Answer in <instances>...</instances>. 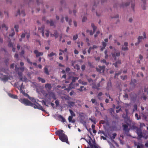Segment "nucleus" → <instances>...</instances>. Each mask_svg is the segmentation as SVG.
Segmentation results:
<instances>
[{
  "label": "nucleus",
  "mask_w": 148,
  "mask_h": 148,
  "mask_svg": "<svg viewBox=\"0 0 148 148\" xmlns=\"http://www.w3.org/2000/svg\"><path fill=\"white\" fill-rule=\"evenodd\" d=\"M23 95L26 97L28 98L32 101V103L26 99L24 98L19 99H18L19 101L21 103L25 104L26 106H31L35 108H38L42 111H44L42 106L36 101V100L34 98L30 97L28 94L25 92Z\"/></svg>",
  "instance_id": "f257e3e1"
},
{
  "label": "nucleus",
  "mask_w": 148,
  "mask_h": 148,
  "mask_svg": "<svg viewBox=\"0 0 148 148\" xmlns=\"http://www.w3.org/2000/svg\"><path fill=\"white\" fill-rule=\"evenodd\" d=\"M63 132V130H60L57 131L56 133L59 136V138L61 141L69 144L67 137Z\"/></svg>",
  "instance_id": "f03ea898"
},
{
  "label": "nucleus",
  "mask_w": 148,
  "mask_h": 148,
  "mask_svg": "<svg viewBox=\"0 0 148 148\" xmlns=\"http://www.w3.org/2000/svg\"><path fill=\"white\" fill-rule=\"evenodd\" d=\"M87 142L91 148H98V145L92 139H91Z\"/></svg>",
  "instance_id": "7ed1b4c3"
},
{
  "label": "nucleus",
  "mask_w": 148,
  "mask_h": 148,
  "mask_svg": "<svg viewBox=\"0 0 148 148\" xmlns=\"http://www.w3.org/2000/svg\"><path fill=\"white\" fill-rule=\"evenodd\" d=\"M25 69H25L24 67H20L18 68H15V70L16 71H17L18 72V74L19 76H21L22 75V72L25 70Z\"/></svg>",
  "instance_id": "20e7f679"
},
{
  "label": "nucleus",
  "mask_w": 148,
  "mask_h": 148,
  "mask_svg": "<svg viewBox=\"0 0 148 148\" xmlns=\"http://www.w3.org/2000/svg\"><path fill=\"white\" fill-rule=\"evenodd\" d=\"M105 66H99V68H96V71L99 73H103L105 70Z\"/></svg>",
  "instance_id": "39448f33"
},
{
  "label": "nucleus",
  "mask_w": 148,
  "mask_h": 148,
  "mask_svg": "<svg viewBox=\"0 0 148 148\" xmlns=\"http://www.w3.org/2000/svg\"><path fill=\"white\" fill-rule=\"evenodd\" d=\"M136 132L139 138H142L143 134L140 129L137 128Z\"/></svg>",
  "instance_id": "423d86ee"
},
{
  "label": "nucleus",
  "mask_w": 148,
  "mask_h": 148,
  "mask_svg": "<svg viewBox=\"0 0 148 148\" xmlns=\"http://www.w3.org/2000/svg\"><path fill=\"white\" fill-rule=\"evenodd\" d=\"M112 54L113 58L115 60L116 59V56H119L120 55V53L119 51H116L114 53H112Z\"/></svg>",
  "instance_id": "0eeeda50"
},
{
  "label": "nucleus",
  "mask_w": 148,
  "mask_h": 148,
  "mask_svg": "<svg viewBox=\"0 0 148 148\" xmlns=\"http://www.w3.org/2000/svg\"><path fill=\"white\" fill-rule=\"evenodd\" d=\"M48 95H49V99H50V98L52 97L53 98L54 100H56V96L54 94V93L51 92H49Z\"/></svg>",
  "instance_id": "6e6552de"
},
{
  "label": "nucleus",
  "mask_w": 148,
  "mask_h": 148,
  "mask_svg": "<svg viewBox=\"0 0 148 148\" xmlns=\"http://www.w3.org/2000/svg\"><path fill=\"white\" fill-rule=\"evenodd\" d=\"M34 53L36 54V57H38L40 56H42L43 53L42 52H39L37 50H36L34 51Z\"/></svg>",
  "instance_id": "1a4fd4ad"
},
{
  "label": "nucleus",
  "mask_w": 148,
  "mask_h": 148,
  "mask_svg": "<svg viewBox=\"0 0 148 148\" xmlns=\"http://www.w3.org/2000/svg\"><path fill=\"white\" fill-rule=\"evenodd\" d=\"M0 78L4 82H6L8 79V77L6 76L2 75L0 73Z\"/></svg>",
  "instance_id": "9d476101"
},
{
  "label": "nucleus",
  "mask_w": 148,
  "mask_h": 148,
  "mask_svg": "<svg viewBox=\"0 0 148 148\" xmlns=\"http://www.w3.org/2000/svg\"><path fill=\"white\" fill-rule=\"evenodd\" d=\"M134 145L137 146V148H142L143 145L141 143L134 142Z\"/></svg>",
  "instance_id": "9b49d317"
},
{
  "label": "nucleus",
  "mask_w": 148,
  "mask_h": 148,
  "mask_svg": "<svg viewBox=\"0 0 148 148\" xmlns=\"http://www.w3.org/2000/svg\"><path fill=\"white\" fill-rule=\"evenodd\" d=\"M128 43L127 42H125L124 43V45L122 46V49L124 51H126L128 50V48L127 47Z\"/></svg>",
  "instance_id": "f8f14e48"
},
{
  "label": "nucleus",
  "mask_w": 148,
  "mask_h": 148,
  "mask_svg": "<svg viewBox=\"0 0 148 148\" xmlns=\"http://www.w3.org/2000/svg\"><path fill=\"white\" fill-rule=\"evenodd\" d=\"M45 87L47 90H50L51 89L52 87L50 84H47L45 85Z\"/></svg>",
  "instance_id": "ddd939ff"
},
{
  "label": "nucleus",
  "mask_w": 148,
  "mask_h": 148,
  "mask_svg": "<svg viewBox=\"0 0 148 148\" xmlns=\"http://www.w3.org/2000/svg\"><path fill=\"white\" fill-rule=\"evenodd\" d=\"M44 27L43 26L41 28H38V30L41 33L42 36L43 37L44 36Z\"/></svg>",
  "instance_id": "4468645a"
},
{
  "label": "nucleus",
  "mask_w": 148,
  "mask_h": 148,
  "mask_svg": "<svg viewBox=\"0 0 148 148\" xmlns=\"http://www.w3.org/2000/svg\"><path fill=\"white\" fill-rule=\"evenodd\" d=\"M58 117L59 118V120L60 121L63 122H65V119L62 115H59L58 116Z\"/></svg>",
  "instance_id": "2eb2a0df"
},
{
  "label": "nucleus",
  "mask_w": 148,
  "mask_h": 148,
  "mask_svg": "<svg viewBox=\"0 0 148 148\" xmlns=\"http://www.w3.org/2000/svg\"><path fill=\"white\" fill-rule=\"evenodd\" d=\"M130 125L129 123H127V125H123V129L125 131H128V126H130Z\"/></svg>",
  "instance_id": "dca6fc26"
},
{
  "label": "nucleus",
  "mask_w": 148,
  "mask_h": 148,
  "mask_svg": "<svg viewBox=\"0 0 148 148\" xmlns=\"http://www.w3.org/2000/svg\"><path fill=\"white\" fill-rule=\"evenodd\" d=\"M72 65L74 67V68L75 69H76L77 70H79L80 68L79 66L77 64H76L75 65H74V63L72 62Z\"/></svg>",
  "instance_id": "f3484780"
},
{
  "label": "nucleus",
  "mask_w": 148,
  "mask_h": 148,
  "mask_svg": "<svg viewBox=\"0 0 148 148\" xmlns=\"http://www.w3.org/2000/svg\"><path fill=\"white\" fill-rule=\"evenodd\" d=\"M121 64V60H118L115 63L113 64V65H114V66L117 67L118 66V64Z\"/></svg>",
  "instance_id": "a211bd4d"
},
{
  "label": "nucleus",
  "mask_w": 148,
  "mask_h": 148,
  "mask_svg": "<svg viewBox=\"0 0 148 148\" xmlns=\"http://www.w3.org/2000/svg\"><path fill=\"white\" fill-rule=\"evenodd\" d=\"M89 120L93 122L94 124H96V120L94 117H91V118H89Z\"/></svg>",
  "instance_id": "6ab92c4d"
},
{
  "label": "nucleus",
  "mask_w": 148,
  "mask_h": 148,
  "mask_svg": "<svg viewBox=\"0 0 148 148\" xmlns=\"http://www.w3.org/2000/svg\"><path fill=\"white\" fill-rule=\"evenodd\" d=\"M56 55L57 54L56 53H54L53 52H51L48 55V56L49 57H51L53 56H56Z\"/></svg>",
  "instance_id": "aec40b11"
},
{
  "label": "nucleus",
  "mask_w": 148,
  "mask_h": 148,
  "mask_svg": "<svg viewBox=\"0 0 148 148\" xmlns=\"http://www.w3.org/2000/svg\"><path fill=\"white\" fill-rule=\"evenodd\" d=\"M73 117L72 116H69V117L68 120L69 122H71L72 123H74L75 122V121L72 120Z\"/></svg>",
  "instance_id": "412c9836"
},
{
  "label": "nucleus",
  "mask_w": 148,
  "mask_h": 148,
  "mask_svg": "<svg viewBox=\"0 0 148 148\" xmlns=\"http://www.w3.org/2000/svg\"><path fill=\"white\" fill-rule=\"evenodd\" d=\"M145 1H143V3L142 5V8L143 10H145L146 9Z\"/></svg>",
  "instance_id": "4be33fe9"
},
{
  "label": "nucleus",
  "mask_w": 148,
  "mask_h": 148,
  "mask_svg": "<svg viewBox=\"0 0 148 148\" xmlns=\"http://www.w3.org/2000/svg\"><path fill=\"white\" fill-rule=\"evenodd\" d=\"M8 46L10 47H12V51L13 52H15V46L14 47L13 46V45L12 43L10 42H9V43L8 44Z\"/></svg>",
  "instance_id": "5701e85b"
},
{
  "label": "nucleus",
  "mask_w": 148,
  "mask_h": 148,
  "mask_svg": "<svg viewBox=\"0 0 148 148\" xmlns=\"http://www.w3.org/2000/svg\"><path fill=\"white\" fill-rule=\"evenodd\" d=\"M86 90V88H84V87L83 86H80V88L78 89V90L81 92L83 91V90Z\"/></svg>",
  "instance_id": "b1692460"
},
{
  "label": "nucleus",
  "mask_w": 148,
  "mask_h": 148,
  "mask_svg": "<svg viewBox=\"0 0 148 148\" xmlns=\"http://www.w3.org/2000/svg\"><path fill=\"white\" fill-rule=\"evenodd\" d=\"M100 83H99L97 84V86H92V88H96V89H97V90H99V87H100Z\"/></svg>",
  "instance_id": "393cba45"
},
{
  "label": "nucleus",
  "mask_w": 148,
  "mask_h": 148,
  "mask_svg": "<svg viewBox=\"0 0 148 148\" xmlns=\"http://www.w3.org/2000/svg\"><path fill=\"white\" fill-rule=\"evenodd\" d=\"M145 139H147L148 137V134L147 133L143 134V137Z\"/></svg>",
  "instance_id": "a878e982"
},
{
  "label": "nucleus",
  "mask_w": 148,
  "mask_h": 148,
  "mask_svg": "<svg viewBox=\"0 0 148 148\" xmlns=\"http://www.w3.org/2000/svg\"><path fill=\"white\" fill-rule=\"evenodd\" d=\"M69 111L71 114V116H75V114L74 112L71 109H70L69 110Z\"/></svg>",
  "instance_id": "bb28decb"
},
{
  "label": "nucleus",
  "mask_w": 148,
  "mask_h": 148,
  "mask_svg": "<svg viewBox=\"0 0 148 148\" xmlns=\"http://www.w3.org/2000/svg\"><path fill=\"white\" fill-rule=\"evenodd\" d=\"M51 36L53 37L54 36L56 38L58 37V34L56 32H55L53 34H51Z\"/></svg>",
  "instance_id": "cd10ccee"
},
{
  "label": "nucleus",
  "mask_w": 148,
  "mask_h": 148,
  "mask_svg": "<svg viewBox=\"0 0 148 148\" xmlns=\"http://www.w3.org/2000/svg\"><path fill=\"white\" fill-rule=\"evenodd\" d=\"M44 72L47 75L49 74V73L48 71L47 66H46L44 68Z\"/></svg>",
  "instance_id": "c85d7f7f"
},
{
  "label": "nucleus",
  "mask_w": 148,
  "mask_h": 148,
  "mask_svg": "<svg viewBox=\"0 0 148 148\" xmlns=\"http://www.w3.org/2000/svg\"><path fill=\"white\" fill-rule=\"evenodd\" d=\"M38 79L42 83H45V80L42 78L38 77Z\"/></svg>",
  "instance_id": "c756f323"
},
{
  "label": "nucleus",
  "mask_w": 148,
  "mask_h": 148,
  "mask_svg": "<svg viewBox=\"0 0 148 148\" xmlns=\"http://www.w3.org/2000/svg\"><path fill=\"white\" fill-rule=\"evenodd\" d=\"M101 62L102 63H105L106 65H108L109 64V62H107L106 60L104 59L103 60H101Z\"/></svg>",
  "instance_id": "7c9ffc66"
},
{
  "label": "nucleus",
  "mask_w": 148,
  "mask_h": 148,
  "mask_svg": "<svg viewBox=\"0 0 148 148\" xmlns=\"http://www.w3.org/2000/svg\"><path fill=\"white\" fill-rule=\"evenodd\" d=\"M91 26L93 28V32H95V31L96 29H97L96 27L95 26L94 24L93 23H92L91 24Z\"/></svg>",
  "instance_id": "2f4dec72"
},
{
  "label": "nucleus",
  "mask_w": 148,
  "mask_h": 148,
  "mask_svg": "<svg viewBox=\"0 0 148 148\" xmlns=\"http://www.w3.org/2000/svg\"><path fill=\"white\" fill-rule=\"evenodd\" d=\"M137 105L136 104L134 105V109L133 110V112H134L135 111H137Z\"/></svg>",
  "instance_id": "473e14b6"
},
{
  "label": "nucleus",
  "mask_w": 148,
  "mask_h": 148,
  "mask_svg": "<svg viewBox=\"0 0 148 148\" xmlns=\"http://www.w3.org/2000/svg\"><path fill=\"white\" fill-rule=\"evenodd\" d=\"M24 86H23V83H22L20 86H19V87H18V89L20 90H21L24 89Z\"/></svg>",
  "instance_id": "72a5a7b5"
},
{
  "label": "nucleus",
  "mask_w": 148,
  "mask_h": 148,
  "mask_svg": "<svg viewBox=\"0 0 148 148\" xmlns=\"http://www.w3.org/2000/svg\"><path fill=\"white\" fill-rule=\"evenodd\" d=\"M135 116L137 120H139L141 119V117L140 116H138V114L136 113L135 114Z\"/></svg>",
  "instance_id": "f704fd0d"
},
{
  "label": "nucleus",
  "mask_w": 148,
  "mask_h": 148,
  "mask_svg": "<svg viewBox=\"0 0 148 148\" xmlns=\"http://www.w3.org/2000/svg\"><path fill=\"white\" fill-rule=\"evenodd\" d=\"M116 136V133H114L112 134V136L111 137V138L112 140L114 139Z\"/></svg>",
  "instance_id": "c9c22d12"
},
{
  "label": "nucleus",
  "mask_w": 148,
  "mask_h": 148,
  "mask_svg": "<svg viewBox=\"0 0 148 148\" xmlns=\"http://www.w3.org/2000/svg\"><path fill=\"white\" fill-rule=\"evenodd\" d=\"M138 41L139 42H140L141 40L143 39V37L142 36H139L138 37Z\"/></svg>",
  "instance_id": "e433bc0d"
},
{
  "label": "nucleus",
  "mask_w": 148,
  "mask_h": 148,
  "mask_svg": "<svg viewBox=\"0 0 148 148\" xmlns=\"http://www.w3.org/2000/svg\"><path fill=\"white\" fill-rule=\"evenodd\" d=\"M10 97H11L12 98L15 99H17L18 98L17 96L15 95H11L10 96Z\"/></svg>",
  "instance_id": "4c0bfd02"
},
{
  "label": "nucleus",
  "mask_w": 148,
  "mask_h": 148,
  "mask_svg": "<svg viewBox=\"0 0 148 148\" xmlns=\"http://www.w3.org/2000/svg\"><path fill=\"white\" fill-rule=\"evenodd\" d=\"M78 35L77 34H76L75 35H74L73 37V40H76L78 38Z\"/></svg>",
  "instance_id": "58836bf2"
},
{
  "label": "nucleus",
  "mask_w": 148,
  "mask_h": 148,
  "mask_svg": "<svg viewBox=\"0 0 148 148\" xmlns=\"http://www.w3.org/2000/svg\"><path fill=\"white\" fill-rule=\"evenodd\" d=\"M80 122L82 124L84 125H86V122L83 119L80 120Z\"/></svg>",
  "instance_id": "ea45409f"
},
{
  "label": "nucleus",
  "mask_w": 148,
  "mask_h": 148,
  "mask_svg": "<svg viewBox=\"0 0 148 148\" xmlns=\"http://www.w3.org/2000/svg\"><path fill=\"white\" fill-rule=\"evenodd\" d=\"M20 80L22 81H26L27 80V79L25 77L23 78L21 77L20 78Z\"/></svg>",
  "instance_id": "a19ab883"
},
{
  "label": "nucleus",
  "mask_w": 148,
  "mask_h": 148,
  "mask_svg": "<svg viewBox=\"0 0 148 148\" xmlns=\"http://www.w3.org/2000/svg\"><path fill=\"white\" fill-rule=\"evenodd\" d=\"M143 39H146L147 38L146 33L145 32H143Z\"/></svg>",
  "instance_id": "79ce46f5"
},
{
  "label": "nucleus",
  "mask_w": 148,
  "mask_h": 148,
  "mask_svg": "<svg viewBox=\"0 0 148 148\" xmlns=\"http://www.w3.org/2000/svg\"><path fill=\"white\" fill-rule=\"evenodd\" d=\"M12 33L9 35L10 36H13L14 35L15 33L13 29H12Z\"/></svg>",
  "instance_id": "37998d69"
},
{
  "label": "nucleus",
  "mask_w": 148,
  "mask_h": 148,
  "mask_svg": "<svg viewBox=\"0 0 148 148\" xmlns=\"http://www.w3.org/2000/svg\"><path fill=\"white\" fill-rule=\"evenodd\" d=\"M47 23H49L50 24L51 26H53V21H48Z\"/></svg>",
  "instance_id": "c03bdc74"
},
{
  "label": "nucleus",
  "mask_w": 148,
  "mask_h": 148,
  "mask_svg": "<svg viewBox=\"0 0 148 148\" xmlns=\"http://www.w3.org/2000/svg\"><path fill=\"white\" fill-rule=\"evenodd\" d=\"M69 103L70 105L73 106L74 105L75 102L73 101H70L69 102Z\"/></svg>",
  "instance_id": "a18cd8bd"
},
{
  "label": "nucleus",
  "mask_w": 148,
  "mask_h": 148,
  "mask_svg": "<svg viewBox=\"0 0 148 148\" xmlns=\"http://www.w3.org/2000/svg\"><path fill=\"white\" fill-rule=\"evenodd\" d=\"M46 32L45 33V35L47 37H48L49 35V31L47 30L46 31Z\"/></svg>",
  "instance_id": "49530a36"
},
{
  "label": "nucleus",
  "mask_w": 148,
  "mask_h": 148,
  "mask_svg": "<svg viewBox=\"0 0 148 148\" xmlns=\"http://www.w3.org/2000/svg\"><path fill=\"white\" fill-rule=\"evenodd\" d=\"M110 112L111 113V114H112L113 113H114V109H113L112 108H111L110 110Z\"/></svg>",
  "instance_id": "de8ad7c7"
},
{
  "label": "nucleus",
  "mask_w": 148,
  "mask_h": 148,
  "mask_svg": "<svg viewBox=\"0 0 148 148\" xmlns=\"http://www.w3.org/2000/svg\"><path fill=\"white\" fill-rule=\"evenodd\" d=\"M56 106H58L59 105V102L58 100H56L55 102Z\"/></svg>",
  "instance_id": "09e8293b"
},
{
  "label": "nucleus",
  "mask_w": 148,
  "mask_h": 148,
  "mask_svg": "<svg viewBox=\"0 0 148 148\" xmlns=\"http://www.w3.org/2000/svg\"><path fill=\"white\" fill-rule=\"evenodd\" d=\"M27 62L29 63V64H30L32 65V62H31L30 61V60H29V58H27Z\"/></svg>",
  "instance_id": "8fccbe9b"
},
{
  "label": "nucleus",
  "mask_w": 148,
  "mask_h": 148,
  "mask_svg": "<svg viewBox=\"0 0 148 148\" xmlns=\"http://www.w3.org/2000/svg\"><path fill=\"white\" fill-rule=\"evenodd\" d=\"M2 27L3 28L5 27V28L6 30H7L8 29V27L6 26V25L5 24H3L2 25Z\"/></svg>",
  "instance_id": "3c124183"
},
{
  "label": "nucleus",
  "mask_w": 148,
  "mask_h": 148,
  "mask_svg": "<svg viewBox=\"0 0 148 148\" xmlns=\"http://www.w3.org/2000/svg\"><path fill=\"white\" fill-rule=\"evenodd\" d=\"M102 45H103V46L105 47L106 46V43L104 42H102Z\"/></svg>",
  "instance_id": "603ef678"
},
{
  "label": "nucleus",
  "mask_w": 148,
  "mask_h": 148,
  "mask_svg": "<svg viewBox=\"0 0 148 148\" xmlns=\"http://www.w3.org/2000/svg\"><path fill=\"white\" fill-rule=\"evenodd\" d=\"M14 28H15L16 31V32H18V27L17 25H15L14 26Z\"/></svg>",
  "instance_id": "864d4df0"
},
{
  "label": "nucleus",
  "mask_w": 148,
  "mask_h": 148,
  "mask_svg": "<svg viewBox=\"0 0 148 148\" xmlns=\"http://www.w3.org/2000/svg\"><path fill=\"white\" fill-rule=\"evenodd\" d=\"M88 80L89 82L90 83V84L91 85L92 83V80L91 79H88Z\"/></svg>",
  "instance_id": "5fc2aeb1"
},
{
  "label": "nucleus",
  "mask_w": 148,
  "mask_h": 148,
  "mask_svg": "<svg viewBox=\"0 0 148 148\" xmlns=\"http://www.w3.org/2000/svg\"><path fill=\"white\" fill-rule=\"evenodd\" d=\"M130 4V3L127 2L125 3V4L123 6V7L127 6L128 5Z\"/></svg>",
  "instance_id": "6e6d98bb"
},
{
  "label": "nucleus",
  "mask_w": 148,
  "mask_h": 148,
  "mask_svg": "<svg viewBox=\"0 0 148 148\" xmlns=\"http://www.w3.org/2000/svg\"><path fill=\"white\" fill-rule=\"evenodd\" d=\"M87 130H88V131L90 132V134L91 135L92 134V129H91V128H89V129H87Z\"/></svg>",
  "instance_id": "4d7b16f0"
},
{
  "label": "nucleus",
  "mask_w": 148,
  "mask_h": 148,
  "mask_svg": "<svg viewBox=\"0 0 148 148\" xmlns=\"http://www.w3.org/2000/svg\"><path fill=\"white\" fill-rule=\"evenodd\" d=\"M96 100L95 99H91V101L93 103H95V102Z\"/></svg>",
  "instance_id": "13d9d810"
},
{
  "label": "nucleus",
  "mask_w": 148,
  "mask_h": 148,
  "mask_svg": "<svg viewBox=\"0 0 148 148\" xmlns=\"http://www.w3.org/2000/svg\"><path fill=\"white\" fill-rule=\"evenodd\" d=\"M82 84L83 85H87V83L86 82L83 81L82 82Z\"/></svg>",
  "instance_id": "bf43d9fd"
},
{
  "label": "nucleus",
  "mask_w": 148,
  "mask_h": 148,
  "mask_svg": "<svg viewBox=\"0 0 148 148\" xmlns=\"http://www.w3.org/2000/svg\"><path fill=\"white\" fill-rule=\"evenodd\" d=\"M100 33V32L99 31H98L96 34L95 35V37L96 38L98 36V34Z\"/></svg>",
  "instance_id": "052dcab7"
},
{
  "label": "nucleus",
  "mask_w": 148,
  "mask_h": 148,
  "mask_svg": "<svg viewBox=\"0 0 148 148\" xmlns=\"http://www.w3.org/2000/svg\"><path fill=\"white\" fill-rule=\"evenodd\" d=\"M134 6H135V5L134 4H132L131 8L132 9L133 11H134Z\"/></svg>",
  "instance_id": "680f3d73"
},
{
  "label": "nucleus",
  "mask_w": 148,
  "mask_h": 148,
  "mask_svg": "<svg viewBox=\"0 0 148 148\" xmlns=\"http://www.w3.org/2000/svg\"><path fill=\"white\" fill-rule=\"evenodd\" d=\"M75 94V92L73 91H72L70 92V95L71 96L72 95Z\"/></svg>",
  "instance_id": "e2e57ef3"
},
{
  "label": "nucleus",
  "mask_w": 148,
  "mask_h": 148,
  "mask_svg": "<svg viewBox=\"0 0 148 148\" xmlns=\"http://www.w3.org/2000/svg\"><path fill=\"white\" fill-rule=\"evenodd\" d=\"M85 65H82V66L81 68H82V69L83 70H84L85 69Z\"/></svg>",
  "instance_id": "0e129e2a"
},
{
  "label": "nucleus",
  "mask_w": 148,
  "mask_h": 148,
  "mask_svg": "<svg viewBox=\"0 0 148 148\" xmlns=\"http://www.w3.org/2000/svg\"><path fill=\"white\" fill-rule=\"evenodd\" d=\"M100 58L99 57H95V60L97 61H99L100 60Z\"/></svg>",
  "instance_id": "69168bd1"
},
{
  "label": "nucleus",
  "mask_w": 148,
  "mask_h": 148,
  "mask_svg": "<svg viewBox=\"0 0 148 148\" xmlns=\"http://www.w3.org/2000/svg\"><path fill=\"white\" fill-rule=\"evenodd\" d=\"M74 53L75 54H78V51L77 50L75 49L74 50Z\"/></svg>",
  "instance_id": "338daca9"
},
{
  "label": "nucleus",
  "mask_w": 148,
  "mask_h": 148,
  "mask_svg": "<svg viewBox=\"0 0 148 148\" xmlns=\"http://www.w3.org/2000/svg\"><path fill=\"white\" fill-rule=\"evenodd\" d=\"M145 145L146 147H148V141L145 143Z\"/></svg>",
  "instance_id": "774afa93"
}]
</instances>
